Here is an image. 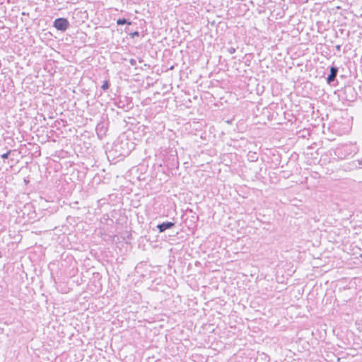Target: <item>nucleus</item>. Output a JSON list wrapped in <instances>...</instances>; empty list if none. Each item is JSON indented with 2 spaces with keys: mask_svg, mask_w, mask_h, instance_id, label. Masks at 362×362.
<instances>
[{
  "mask_svg": "<svg viewBox=\"0 0 362 362\" xmlns=\"http://www.w3.org/2000/svg\"><path fill=\"white\" fill-rule=\"evenodd\" d=\"M360 257L362 258V254L360 255Z\"/></svg>",
  "mask_w": 362,
  "mask_h": 362,
  "instance_id": "obj_8",
  "label": "nucleus"
},
{
  "mask_svg": "<svg viewBox=\"0 0 362 362\" xmlns=\"http://www.w3.org/2000/svg\"><path fill=\"white\" fill-rule=\"evenodd\" d=\"M361 163H362V161H361Z\"/></svg>",
  "mask_w": 362,
  "mask_h": 362,
  "instance_id": "obj_9",
  "label": "nucleus"
},
{
  "mask_svg": "<svg viewBox=\"0 0 362 362\" xmlns=\"http://www.w3.org/2000/svg\"><path fill=\"white\" fill-rule=\"evenodd\" d=\"M173 226V223L167 222V223H162L160 225H158V228H159V230L160 232H163V231L165 230L166 229L170 228H171Z\"/></svg>",
  "mask_w": 362,
  "mask_h": 362,
  "instance_id": "obj_3",
  "label": "nucleus"
},
{
  "mask_svg": "<svg viewBox=\"0 0 362 362\" xmlns=\"http://www.w3.org/2000/svg\"><path fill=\"white\" fill-rule=\"evenodd\" d=\"M330 74L327 77V82L330 83L331 81H334L337 73V69L335 67H332L330 70Z\"/></svg>",
  "mask_w": 362,
  "mask_h": 362,
  "instance_id": "obj_2",
  "label": "nucleus"
},
{
  "mask_svg": "<svg viewBox=\"0 0 362 362\" xmlns=\"http://www.w3.org/2000/svg\"><path fill=\"white\" fill-rule=\"evenodd\" d=\"M109 88V83L107 81H105L102 86V88L105 90Z\"/></svg>",
  "mask_w": 362,
  "mask_h": 362,
  "instance_id": "obj_4",
  "label": "nucleus"
},
{
  "mask_svg": "<svg viewBox=\"0 0 362 362\" xmlns=\"http://www.w3.org/2000/svg\"><path fill=\"white\" fill-rule=\"evenodd\" d=\"M235 52V48H230V49H229V52H230V54H233V53H234Z\"/></svg>",
  "mask_w": 362,
  "mask_h": 362,
  "instance_id": "obj_7",
  "label": "nucleus"
},
{
  "mask_svg": "<svg viewBox=\"0 0 362 362\" xmlns=\"http://www.w3.org/2000/svg\"><path fill=\"white\" fill-rule=\"evenodd\" d=\"M127 23V21L124 18L122 19H118L117 21V23L118 25H123Z\"/></svg>",
  "mask_w": 362,
  "mask_h": 362,
  "instance_id": "obj_5",
  "label": "nucleus"
},
{
  "mask_svg": "<svg viewBox=\"0 0 362 362\" xmlns=\"http://www.w3.org/2000/svg\"><path fill=\"white\" fill-rule=\"evenodd\" d=\"M361 163H362V161H361Z\"/></svg>",
  "mask_w": 362,
  "mask_h": 362,
  "instance_id": "obj_10",
  "label": "nucleus"
},
{
  "mask_svg": "<svg viewBox=\"0 0 362 362\" xmlns=\"http://www.w3.org/2000/svg\"><path fill=\"white\" fill-rule=\"evenodd\" d=\"M10 151L6 152V153H4L3 155H1V158H4V159H6L8 157V155L10 154Z\"/></svg>",
  "mask_w": 362,
  "mask_h": 362,
  "instance_id": "obj_6",
  "label": "nucleus"
},
{
  "mask_svg": "<svg viewBox=\"0 0 362 362\" xmlns=\"http://www.w3.org/2000/svg\"><path fill=\"white\" fill-rule=\"evenodd\" d=\"M69 25L66 18H57L54 22V26L59 30L64 31Z\"/></svg>",
  "mask_w": 362,
  "mask_h": 362,
  "instance_id": "obj_1",
  "label": "nucleus"
}]
</instances>
